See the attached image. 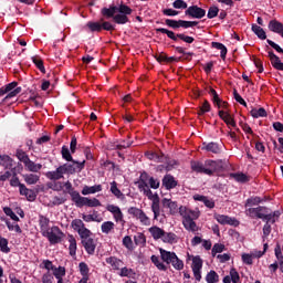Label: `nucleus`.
<instances>
[{"instance_id": "obj_27", "label": "nucleus", "mask_w": 283, "mask_h": 283, "mask_svg": "<svg viewBox=\"0 0 283 283\" xmlns=\"http://www.w3.org/2000/svg\"><path fill=\"white\" fill-rule=\"evenodd\" d=\"M61 154H62L63 160H66V163H71L69 165H75L76 166V163H83V161L74 160V158L72 157V153H70V148H67V146L62 147Z\"/></svg>"}, {"instance_id": "obj_20", "label": "nucleus", "mask_w": 283, "mask_h": 283, "mask_svg": "<svg viewBox=\"0 0 283 283\" xmlns=\"http://www.w3.org/2000/svg\"><path fill=\"white\" fill-rule=\"evenodd\" d=\"M180 238L174 233V232H164V237L161 238V241L165 244H178Z\"/></svg>"}, {"instance_id": "obj_26", "label": "nucleus", "mask_w": 283, "mask_h": 283, "mask_svg": "<svg viewBox=\"0 0 283 283\" xmlns=\"http://www.w3.org/2000/svg\"><path fill=\"white\" fill-rule=\"evenodd\" d=\"M220 118L226 123V125H229L230 127H237L235 119L224 111H219Z\"/></svg>"}, {"instance_id": "obj_4", "label": "nucleus", "mask_w": 283, "mask_h": 283, "mask_svg": "<svg viewBox=\"0 0 283 283\" xmlns=\"http://www.w3.org/2000/svg\"><path fill=\"white\" fill-rule=\"evenodd\" d=\"M42 235L49 240L50 244H59V242H61L65 237L63 231H61V228L57 226L49 228Z\"/></svg>"}, {"instance_id": "obj_32", "label": "nucleus", "mask_w": 283, "mask_h": 283, "mask_svg": "<svg viewBox=\"0 0 283 283\" xmlns=\"http://www.w3.org/2000/svg\"><path fill=\"white\" fill-rule=\"evenodd\" d=\"M269 30H271V32H275L276 34H282L283 24H282V22H279L277 20H272L269 23Z\"/></svg>"}, {"instance_id": "obj_22", "label": "nucleus", "mask_w": 283, "mask_h": 283, "mask_svg": "<svg viewBox=\"0 0 283 283\" xmlns=\"http://www.w3.org/2000/svg\"><path fill=\"white\" fill-rule=\"evenodd\" d=\"M149 175L147 172H143L140 175V178L137 182L139 191L143 193L144 191H147L149 189Z\"/></svg>"}, {"instance_id": "obj_29", "label": "nucleus", "mask_w": 283, "mask_h": 283, "mask_svg": "<svg viewBox=\"0 0 283 283\" xmlns=\"http://www.w3.org/2000/svg\"><path fill=\"white\" fill-rule=\"evenodd\" d=\"M67 242H69V253L72 258L76 256V238L74 235L69 234L67 235Z\"/></svg>"}, {"instance_id": "obj_8", "label": "nucleus", "mask_w": 283, "mask_h": 283, "mask_svg": "<svg viewBox=\"0 0 283 283\" xmlns=\"http://www.w3.org/2000/svg\"><path fill=\"white\" fill-rule=\"evenodd\" d=\"M268 249H269V243H264L263 251L254 250L250 253H243L241 255V260H242L243 264H248V265L253 264V260H255V258H262V255H264L266 253Z\"/></svg>"}, {"instance_id": "obj_17", "label": "nucleus", "mask_w": 283, "mask_h": 283, "mask_svg": "<svg viewBox=\"0 0 283 283\" xmlns=\"http://www.w3.org/2000/svg\"><path fill=\"white\" fill-rule=\"evenodd\" d=\"M81 240L86 253H88V255H94V252L96 251V242L94 239L86 237L82 238Z\"/></svg>"}, {"instance_id": "obj_56", "label": "nucleus", "mask_w": 283, "mask_h": 283, "mask_svg": "<svg viewBox=\"0 0 283 283\" xmlns=\"http://www.w3.org/2000/svg\"><path fill=\"white\" fill-rule=\"evenodd\" d=\"M0 251H2V253H10V248L8 247V239L1 237V234H0Z\"/></svg>"}, {"instance_id": "obj_61", "label": "nucleus", "mask_w": 283, "mask_h": 283, "mask_svg": "<svg viewBox=\"0 0 283 283\" xmlns=\"http://www.w3.org/2000/svg\"><path fill=\"white\" fill-rule=\"evenodd\" d=\"M32 61H33L34 65H36V67L40 70V72L45 73V66H43V60H41V57L33 56Z\"/></svg>"}, {"instance_id": "obj_10", "label": "nucleus", "mask_w": 283, "mask_h": 283, "mask_svg": "<svg viewBox=\"0 0 283 283\" xmlns=\"http://www.w3.org/2000/svg\"><path fill=\"white\" fill-rule=\"evenodd\" d=\"M223 165L222 160H207L206 161V176H213L214 174H218V171H222Z\"/></svg>"}, {"instance_id": "obj_2", "label": "nucleus", "mask_w": 283, "mask_h": 283, "mask_svg": "<svg viewBox=\"0 0 283 283\" xmlns=\"http://www.w3.org/2000/svg\"><path fill=\"white\" fill-rule=\"evenodd\" d=\"M160 258L166 264H171L176 271H182L185 269V263L182 260L175 254V252H169L163 248L159 249Z\"/></svg>"}, {"instance_id": "obj_45", "label": "nucleus", "mask_w": 283, "mask_h": 283, "mask_svg": "<svg viewBox=\"0 0 283 283\" xmlns=\"http://www.w3.org/2000/svg\"><path fill=\"white\" fill-rule=\"evenodd\" d=\"M206 282L207 283H218V282H220V275H218L216 271L211 270L206 275Z\"/></svg>"}, {"instance_id": "obj_18", "label": "nucleus", "mask_w": 283, "mask_h": 283, "mask_svg": "<svg viewBox=\"0 0 283 283\" xmlns=\"http://www.w3.org/2000/svg\"><path fill=\"white\" fill-rule=\"evenodd\" d=\"M19 191L20 196H25L30 202H34V200H36V195L34 191L29 189L24 184L20 185Z\"/></svg>"}, {"instance_id": "obj_35", "label": "nucleus", "mask_w": 283, "mask_h": 283, "mask_svg": "<svg viewBox=\"0 0 283 283\" xmlns=\"http://www.w3.org/2000/svg\"><path fill=\"white\" fill-rule=\"evenodd\" d=\"M274 255L277 260V264L280 268L281 273H283V255H282V248L280 247V244H276L275 249H274Z\"/></svg>"}, {"instance_id": "obj_43", "label": "nucleus", "mask_w": 283, "mask_h": 283, "mask_svg": "<svg viewBox=\"0 0 283 283\" xmlns=\"http://www.w3.org/2000/svg\"><path fill=\"white\" fill-rule=\"evenodd\" d=\"M119 276L120 277H136V272H134L133 269H129L127 266H122V269H119Z\"/></svg>"}, {"instance_id": "obj_47", "label": "nucleus", "mask_w": 283, "mask_h": 283, "mask_svg": "<svg viewBox=\"0 0 283 283\" xmlns=\"http://www.w3.org/2000/svg\"><path fill=\"white\" fill-rule=\"evenodd\" d=\"M252 31H253L254 34H256V36H259V39H261L262 41H264V39H266V32H264V29H262L260 25L253 24V25H252Z\"/></svg>"}, {"instance_id": "obj_37", "label": "nucleus", "mask_w": 283, "mask_h": 283, "mask_svg": "<svg viewBox=\"0 0 283 283\" xmlns=\"http://www.w3.org/2000/svg\"><path fill=\"white\" fill-rule=\"evenodd\" d=\"M210 95L214 105L218 107H227V102H222V99H220V96H218V92H216V90H210Z\"/></svg>"}, {"instance_id": "obj_51", "label": "nucleus", "mask_w": 283, "mask_h": 283, "mask_svg": "<svg viewBox=\"0 0 283 283\" xmlns=\"http://www.w3.org/2000/svg\"><path fill=\"white\" fill-rule=\"evenodd\" d=\"M117 10H118V7H111L109 9H103L102 14L104 17H107V19H112V17L113 18L115 17Z\"/></svg>"}, {"instance_id": "obj_23", "label": "nucleus", "mask_w": 283, "mask_h": 283, "mask_svg": "<svg viewBox=\"0 0 283 283\" xmlns=\"http://www.w3.org/2000/svg\"><path fill=\"white\" fill-rule=\"evenodd\" d=\"M148 233H150L151 238L155 240H163L165 235V230L158 226H153L148 229Z\"/></svg>"}, {"instance_id": "obj_12", "label": "nucleus", "mask_w": 283, "mask_h": 283, "mask_svg": "<svg viewBox=\"0 0 283 283\" xmlns=\"http://www.w3.org/2000/svg\"><path fill=\"white\" fill-rule=\"evenodd\" d=\"M185 14L192 19H202L207 14V11L198 6H191L185 11Z\"/></svg>"}, {"instance_id": "obj_21", "label": "nucleus", "mask_w": 283, "mask_h": 283, "mask_svg": "<svg viewBox=\"0 0 283 283\" xmlns=\"http://www.w3.org/2000/svg\"><path fill=\"white\" fill-rule=\"evenodd\" d=\"M24 169L27 171H30L31 174H39V171H41V169H43V165L36 164V163L32 161L31 159H28L24 164Z\"/></svg>"}, {"instance_id": "obj_41", "label": "nucleus", "mask_w": 283, "mask_h": 283, "mask_svg": "<svg viewBox=\"0 0 283 283\" xmlns=\"http://www.w3.org/2000/svg\"><path fill=\"white\" fill-rule=\"evenodd\" d=\"M190 167L192 171H196L197 174H205V170H207L206 165L203 166L200 161H191Z\"/></svg>"}, {"instance_id": "obj_33", "label": "nucleus", "mask_w": 283, "mask_h": 283, "mask_svg": "<svg viewBox=\"0 0 283 283\" xmlns=\"http://www.w3.org/2000/svg\"><path fill=\"white\" fill-rule=\"evenodd\" d=\"M22 178L27 185H36V182L41 180V177L36 174H25L22 176Z\"/></svg>"}, {"instance_id": "obj_3", "label": "nucleus", "mask_w": 283, "mask_h": 283, "mask_svg": "<svg viewBox=\"0 0 283 283\" xmlns=\"http://www.w3.org/2000/svg\"><path fill=\"white\" fill-rule=\"evenodd\" d=\"M71 198L76 207H101V201L96 198L81 197L78 191L71 192Z\"/></svg>"}, {"instance_id": "obj_64", "label": "nucleus", "mask_w": 283, "mask_h": 283, "mask_svg": "<svg viewBox=\"0 0 283 283\" xmlns=\"http://www.w3.org/2000/svg\"><path fill=\"white\" fill-rule=\"evenodd\" d=\"M195 25H198V22L179 20V28L187 29V28H195Z\"/></svg>"}, {"instance_id": "obj_36", "label": "nucleus", "mask_w": 283, "mask_h": 283, "mask_svg": "<svg viewBox=\"0 0 283 283\" xmlns=\"http://www.w3.org/2000/svg\"><path fill=\"white\" fill-rule=\"evenodd\" d=\"M150 208L154 213V220H158V218H160V198L151 201Z\"/></svg>"}, {"instance_id": "obj_57", "label": "nucleus", "mask_w": 283, "mask_h": 283, "mask_svg": "<svg viewBox=\"0 0 283 283\" xmlns=\"http://www.w3.org/2000/svg\"><path fill=\"white\" fill-rule=\"evenodd\" d=\"M86 25L91 32H101V30H103L101 22H88Z\"/></svg>"}, {"instance_id": "obj_42", "label": "nucleus", "mask_w": 283, "mask_h": 283, "mask_svg": "<svg viewBox=\"0 0 283 283\" xmlns=\"http://www.w3.org/2000/svg\"><path fill=\"white\" fill-rule=\"evenodd\" d=\"M13 160L8 155H0V165L4 167V169H11Z\"/></svg>"}, {"instance_id": "obj_55", "label": "nucleus", "mask_w": 283, "mask_h": 283, "mask_svg": "<svg viewBox=\"0 0 283 283\" xmlns=\"http://www.w3.org/2000/svg\"><path fill=\"white\" fill-rule=\"evenodd\" d=\"M113 21H115V23H118V24H125L127 23V21H129V18H127V15L123 13H119L113 17Z\"/></svg>"}, {"instance_id": "obj_1", "label": "nucleus", "mask_w": 283, "mask_h": 283, "mask_svg": "<svg viewBox=\"0 0 283 283\" xmlns=\"http://www.w3.org/2000/svg\"><path fill=\"white\" fill-rule=\"evenodd\" d=\"M85 169V160L82 163H76L75 165L63 164L57 167L56 170L48 171L46 178L49 180H61L64 177V174H69L70 176H74V174H81Z\"/></svg>"}, {"instance_id": "obj_11", "label": "nucleus", "mask_w": 283, "mask_h": 283, "mask_svg": "<svg viewBox=\"0 0 283 283\" xmlns=\"http://www.w3.org/2000/svg\"><path fill=\"white\" fill-rule=\"evenodd\" d=\"M179 214L182 220H198L200 218V210H191L185 206L179 207Z\"/></svg>"}, {"instance_id": "obj_31", "label": "nucleus", "mask_w": 283, "mask_h": 283, "mask_svg": "<svg viewBox=\"0 0 283 283\" xmlns=\"http://www.w3.org/2000/svg\"><path fill=\"white\" fill-rule=\"evenodd\" d=\"M182 224L187 231H191L192 233L199 231L198 224H196L195 219H182Z\"/></svg>"}, {"instance_id": "obj_16", "label": "nucleus", "mask_w": 283, "mask_h": 283, "mask_svg": "<svg viewBox=\"0 0 283 283\" xmlns=\"http://www.w3.org/2000/svg\"><path fill=\"white\" fill-rule=\"evenodd\" d=\"M266 208L264 207H258V208H249L245 210L247 216L250 218H259L260 220H263L265 213H266Z\"/></svg>"}, {"instance_id": "obj_62", "label": "nucleus", "mask_w": 283, "mask_h": 283, "mask_svg": "<svg viewBox=\"0 0 283 283\" xmlns=\"http://www.w3.org/2000/svg\"><path fill=\"white\" fill-rule=\"evenodd\" d=\"M218 12H220V9L218 7H210L207 14L208 19H216V17H218Z\"/></svg>"}, {"instance_id": "obj_60", "label": "nucleus", "mask_w": 283, "mask_h": 283, "mask_svg": "<svg viewBox=\"0 0 283 283\" xmlns=\"http://www.w3.org/2000/svg\"><path fill=\"white\" fill-rule=\"evenodd\" d=\"M230 280L233 282V283H240V273H238V270H235L234 268H232L230 270Z\"/></svg>"}, {"instance_id": "obj_15", "label": "nucleus", "mask_w": 283, "mask_h": 283, "mask_svg": "<svg viewBox=\"0 0 283 283\" xmlns=\"http://www.w3.org/2000/svg\"><path fill=\"white\" fill-rule=\"evenodd\" d=\"M161 205H163L164 209H169L170 216H176V213H178V211H180V208H178V202L172 201L169 198H164L161 200Z\"/></svg>"}, {"instance_id": "obj_63", "label": "nucleus", "mask_w": 283, "mask_h": 283, "mask_svg": "<svg viewBox=\"0 0 283 283\" xmlns=\"http://www.w3.org/2000/svg\"><path fill=\"white\" fill-rule=\"evenodd\" d=\"M117 12H119L120 14H124L125 17H127V14H132V8H129L126 4H120L117 8Z\"/></svg>"}, {"instance_id": "obj_48", "label": "nucleus", "mask_w": 283, "mask_h": 283, "mask_svg": "<svg viewBox=\"0 0 283 283\" xmlns=\"http://www.w3.org/2000/svg\"><path fill=\"white\" fill-rule=\"evenodd\" d=\"M212 48L216 50H220L221 52V59L224 61L227 59V46L220 42H212Z\"/></svg>"}, {"instance_id": "obj_40", "label": "nucleus", "mask_w": 283, "mask_h": 283, "mask_svg": "<svg viewBox=\"0 0 283 283\" xmlns=\"http://www.w3.org/2000/svg\"><path fill=\"white\" fill-rule=\"evenodd\" d=\"M250 114H251L252 118H265L266 109H264L263 107H261V108H252Z\"/></svg>"}, {"instance_id": "obj_28", "label": "nucleus", "mask_w": 283, "mask_h": 283, "mask_svg": "<svg viewBox=\"0 0 283 283\" xmlns=\"http://www.w3.org/2000/svg\"><path fill=\"white\" fill-rule=\"evenodd\" d=\"M99 191H103V186L95 185V186H84L82 189V196H90L92 193H98Z\"/></svg>"}, {"instance_id": "obj_25", "label": "nucleus", "mask_w": 283, "mask_h": 283, "mask_svg": "<svg viewBox=\"0 0 283 283\" xmlns=\"http://www.w3.org/2000/svg\"><path fill=\"white\" fill-rule=\"evenodd\" d=\"M39 227L42 235L48 232L50 228V219L43 214L39 216Z\"/></svg>"}, {"instance_id": "obj_34", "label": "nucleus", "mask_w": 283, "mask_h": 283, "mask_svg": "<svg viewBox=\"0 0 283 283\" xmlns=\"http://www.w3.org/2000/svg\"><path fill=\"white\" fill-rule=\"evenodd\" d=\"M65 266H59L53 270V275L57 280V283H63V277H65Z\"/></svg>"}, {"instance_id": "obj_13", "label": "nucleus", "mask_w": 283, "mask_h": 283, "mask_svg": "<svg viewBox=\"0 0 283 283\" xmlns=\"http://www.w3.org/2000/svg\"><path fill=\"white\" fill-rule=\"evenodd\" d=\"M106 211L112 213L115 222H125V216L123 214V210H120V207L115 205H107Z\"/></svg>"}, {"instance_id": "obj_53", "label": "nucleus", "mask_w": 283, "mask_h": 283, "mask_svg": "<svg viewBox=\"0 0 283 283\" xmlns=\"http://www.w3.org/2000/svg\"><path fill=\"white\" fill-rule=\"evenodd\" d=\"M78 269L82 277H90V266H87V263L81 262Z\"/></svg>"}, {"instance_id": "obj_14", "label": "nucleus", "mask_w": 283, "mask_h": 283, "mask_svg": "<svg viewBox=\"0 0 283 283\" xmlns=\"http://www.w3.org/2000/svg\"><path fill=\"white\" fill-rule=\"evenodd\" d=\"M214 220H217L219 224H229L230 227H238V224H240V221L227 214L214 213Z\"/></svg>"}, {"instance_id": "obj_58", "label": "nucleus", "mask_w": 283, "mask_h": 283, "mask_svg": "<svg viewBox=\"0 0 283 283\" xmlns=\"http://www.w3.org/2000/svg\"><path fill=\"white\" fill-rule=\"evenodd\" d=\"M3 211H4L6 216L11 218V220H14V222H19V217L17 216V213H14V211H12V208L4 207Z\"/></svg>"}, {"instance_id": "obj_59", "label": "nucleus", "mask_w": 283, "mask_h": 283, "mask_svg": "<svg viewBox=\"0 0 283 283\" xmlns=\"http://www.w3.org/2000/svg\"><path fill=\"white\" fill-rule=\"evenodd\" d=\"M207 112H211V105L208 101H205L202 105L200 106V109L198 112L199 116H202V114H207Z\"/></svg>"}, {"instance_id": "obj_19", "label": "nucleus", "mask_w": 283, "mask_h": 283, "mask_svg": "<svg viewBox=\"0 0 283 283\" xmlns=\"http://www.w3.org/2000/svg\"><path fill=\"white\" fill-rule=\"evenodd\" d=\"M106 264H109V266H112L113 271H120L125 263L123 262V260H120L116 256H109L106 259Z\"/></svg>"}, {"instance_id": "obj_30", "label": "nucleus", "mask_w": 283, "mask_h": 283, "mask_svg": "<svg viewBox=\"0 0 283 283\" xmlns=\"http://www.w3.org/2000/svg\"><path fill=\"white\" fill-rule=\"evenodd\" d=\"M116 228V224L114 221H105L101 226V231L105 235H109V233H114V229Z\"/></svg>"}, {"instance_id": "obj_9", "label": "nucleus", "mask_w": 283, "mask_h": 283, "mask_svg": "<svg viewBox=\"0 0 283 283\" xmlns=\"http://www.w3.org/2000/svg\"><path fill=\"white\" fill-rule=\"evenodd\" d=\"M188 258L192 261L191 269L195 275V280H197V282H200V280H202V259L200 258V255H188Z\"/></svg>"}, {"instance_id": "obj_7", "label": "nucleus", "mask_w": 283, "mask_h": 283, "mask_svg": "<svg viewBox=\"0 0 283 283\" xmlns=\"http://www.w3.org/2000/svg\"><path fill=\"white\" fill-rule=\"evenodd\" d=\"M19 85L17 82H11L7 84L6 86L0 88V96H7L4 97V101H8L9 98H14L18 94H21V87H17Z\"/></svg>"}, {"instance_id": "obj_24", "label": "nucleus", "mask_w": 283, "mask_h": 283, "mask_svg": "<svg viewBox=\"0 0 283 283\" xmlns=\"http://www.w3.org/2000/svg\"><path fill=\"white\" fill-rule=\"evenodd\" d=\"M163 186L166 188V189H175V187H178V181H176V179L174 178V176L171 175H166L164 178H163Z\"/></svg>"}, {"instance_id": "obj_49", "label": "nucleus", "mask_w": 283, "mask_h": 283, "mask_svg": "<svg viewBox=\"0 0 283 283\" xmlns=\"http://www.w3.org/2000/svg\"><path fill=\"white\" fill-rule=\"evenodd\" d=\"M277 218H280V212L276 211L273 213H269V210H266L263 220L274 224V222H275V220H277Z\"/></svg>"}, {"instance_id": "obj_6", "label": "nucleus", "mask_w": 283, "mask_h": 283, "mask_svg": "<svg viewBox=\"0 0 283 283\" xmlns=\"http://www.w3.org/2000/svg\"><path fill=\"white\" fill-rule=\"evenodd\" d=\"M71 228L80 235L81 239L92 237V231L85 227V223L81 219H74L71 222Z\"/></svg>"}, {"instance_id": "obj_54", "label": "nucleus", "mask_w": 283, "mask_h": 283, "mask_svg": "<svg viewBox=\"0 0 283 283\" xmlns=\"http://www.w3.org/2000/svg\"><path fill=\"white\" fill-rule=\"evenodd\" d=\"M15 156L18 158V160H20V163H23V165L30 160V156H28V154L21 149L17 150Z\"/></svg>"}, {"instance_id": "obj_38", "label": "nucleus", "mask_w": 283, "mask_h": 283, "mask_svg": "<svg viewBox=\"0 0 283 283\" xmlns=\"http://www.w3.org/2000/svg\"><path fill=\"white\" fill-rule=\"evenodd\" d=\"M201 149H205L206 151H211V154H220V146H218L217 143H205Z\"/></svg>"}, {"instance_id": "obj_39", "label": "nucleus", "mask_w": 283, "mask_h": 283, "mask_svg": "<svg viewBox=\"0 0 283 283\" xmlns=\"http://www.w3.org/2000/svg\"><path fill=\"white\" fill-rule=\"evenodd\" d=\"M111 193L115 196V198H118L119 200H123L125 198V195L118 189V184L116 181L111 182Z\"/></svg>"}, {"instance_id": "obj_50", "label": "nucleus", "mask_w": 283, "mask_h": 283, "mask_svg": "<svg viewBox=\"0 0 283 283\" xmlns=\"http://www.w3.org/2000/svg\"><path fill=\"white\" fill-rule=\"evenodd\" d=\"M134 242L137 247H145L147 238H145V235L139 232L134 237Z\"/></svg>"}, {"instance_id": "obj_52", "label": "nucleus", "mask_w": 283, "mask_h": 283, "mask_svg": "<svg viewBox=\"0 0 283 283\" xmlns=\"http://www.w3.org/2000/svg\"><path fill=\"white\" fill-rule=\"evenodd\" d=\"M157 32H161V34H167L168 39H171L172 41H178V34L174 33V31L167 30L165 28L157 29Z\"/></svg>"}, {"instance_id": "obj_44", "label": "nucleus", "mask_w": 283, "mask_h": 283, "mask_svg": "<svg viewBox=\"0 0 283 283\" xmlns=\"http://www.w3.org/2000/svg\"><path fill=\"white\" fill-rule=\"evenodd\" d=\"M153 264L158 269V271H167V265L163 261H160V258L156 255H151L150 258Z\"/></svg>"}, {"instance_id": "obj_5", "label": "nucleus", "mask_w": 283, "mask_h": 283, "mask_svg": "<svg viewBox=\"0 0 283 283\" xmlns=\"http://www.w3.org/2000/svg\"><path fill=\"white\" fill-rule=\"evenodd\" d=\"M128 214L132 216L135 220H138L143 227H150L151 226V219L140 208L130 207L128 209Z\"/></svg>"}, {"instance_id": "obj_46", "label": "nucleus", "mask_w": 283, "mask_h": 283, "mask_svg": "<svg viewBox=\"0 0 283 283\" xmlns=\"http://www.w3.org/2000/svg\"><path fill=\"white\" fill-rule=\"evenodd\" d=\"M268 54H269V59L271 61V64L273 65V67H275V70H277L280 67V65L282 64V61L272 51H269Z\"/></svg>"}]
</instances>
